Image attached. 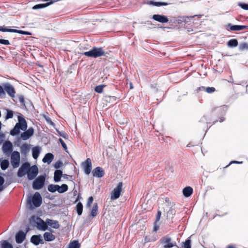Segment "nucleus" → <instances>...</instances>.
Masks as SVG:
<instances>
[{"label":"nucleus","mask_w":248,"mask_h":248,"mask_svg":"<svg viewBox=\"0 0 248 248\" xmlns=\"http://www.w3.org/2000/svg\"><path fill=\"white\" fill-rule=\"evenodd\" d=\"M17 118L18 122L16 124L14 129L10 131V134L12 136L18 134L20 129L25 131L27 128V124L23 115L19 114Z\"/></svg>","instance_id":"obj_1"},{"label":"nucleus","mask_w":248,"mask_h":248,"mask_svg":"<svg viewBox=\"0 0 248 248\" xmlns=\"http://www.w3.org/2000/svg\"><path fill=\"white\" fill-rule=\"evenodd\" d=\"M31 223H34L39 230L45 231L47 230V226L46 221H44L40 217L33 216L30 219Z\"/></svg>","instance_id":"obj_2"},{"label":"nucleus","mask_w":248,"mask_h":248,"mask_svg":"<svg viewBox=\"0 0 248 248\" xmlns=\"http://www.w3.org/2000/svg\"><path fill=\"white\" fill-rule=\"evenodd\" d=\"M83 55L88 57L97 58L104 56L105 51L101 47H93L91 50L85 52Z\"/></svg>","instance_id":"obj_3"},{"label":"nucleus","mask_w":248,"mask_h":248,"mask_svg":"<svg viewBox=\"0 0 248 248\" xmlns=\"http://www.w3.org/2000/svg\"><path fill=\"white\" fill-rule=\"evenodd\" d=\"M123 183L119 182L110 193L111 201L115 200L119 198L122 191Z\"/></svg>","instance_id":"obj_4"},{"label":"nucleus","mask_w":248,"mask_h":248,"mask_svg":"<svg viewBox=\"0 0 248 248\" xmlns=\"http://www.w3.org/2000/svg\"><path fill=\"white\" fill-rule=\"evenodd\" d=\"M160 242L163 245L164 248H178L176 243L173 242L171 239L168 236L162 238Z\"/></svg>","instance_id":"obj_5"},{"label":"nucleus","mask_w":248,"mask_h":248,"mask_svg":"<svg viewBox=\"0 0 248 248\" xmlns=\"http://www.w3.org/2000/svg\"><path fill=\"white\" fill-rule=\"evenodd\" d=\"M46 177L45 176L41 175L38 177L33 182L32 187L34 189H40L42 188L45 184Z\"/></svg>","instance_id":"obj_6"},{"label":"nucleus","mask_w":248,"mask_h":248,"mask_svg":"<svg viewBox=\"0 0 248 248\" xmlns=\"http://www.w3.org/2000/svg\"><path fill=\"white\" fill-rule=\"evenodd\" d=\"M20 154L17 151L13 152L11 156V163L13 168H17L19 165Z\"/></svg>","instance_id":"obj_7"},{"label":"nucleus","mask_w":248,"mask_h":248,"mask_svg":"<svg viewBox=\"0 0 248 248\" xmlns=\"http://www.w3.org/2000/svg\"><path fill=\"white\" fill-rule=\"evenodd\" d=\"M38 169L36 166L29 167L27 172V177L29 180L33 179L38 174Z\"/></svg>","instance_id":"obj_8"},{"label":"nucleus","mask_w":248,"mask_h":248,"mask_svg":"<svg viewBox=\"0 0 248 248\" xmlns=\"http://www.w3.org/2000/svg\"><path fill=\"white\" fill-rule=\"evenodd\" d=\"M32 202L34 207H39L42 202V197L40 193L38 192H36L33 197H32Z\"/></svg>","instance_id":"obj_9"},{"label":"nucleus","mask_w":248,"mask_h":248,"mask_svg":"<svg viewBox=\"0 0 248 248\" xmlns=\"http://www.w3.org/2000/svg\"><path fill=\"white\" fill-rule=\"evenodd\" d=\"M3 88L8 94L11 97H15L16 92L14 87L8 83L3 84Z\"/></svg>","instance_id":"obj_10"},{"label":"nucleus","mask_w":248,"mask_h":248,"mask_svg":"<svg viewBox=\"0 0 248 248\" xmlns=\"http://www.w3.org/2000/svg\"><path fill=\"white\" fill-rule=\"evenodd\" d=\"M13 150V144L11 141L7 140L2 145V151L4 154L9 155Z\"/></svg>","instance_id":"obj_11"},{"label":"nucleus","mask_w":248,"mask_h":248,"mask_svg":"<svg viewBox=\"0 0 248 248\" xmlns=\"http://www.w3.org/2000/svg\"><path fill=\"white\" fill-rule=\"evenodd\" d=\"M82 166L84 169L85 173L88 175L90 173L92 166V162L90 158H87L86 161L82 163Z\"/></svg>","instance_id":"obj_12"},{"label":"nucleus","mask_w":248,"mask_h":248,"mask_svg":"<svg viewBox=\"0 0 248 248\" xmlns=\"http://www.w3.org/2000/svg\"><path fill=\"white\" fill-rule=\"evenodd\" d=\"M30 167V164L28 163L23 164L21 167L19 168L18 171L17 175L19 177H22L25 175L28 170V169Z\"/></svg>","instance_id":"obj_13"},{"label":"nucleus","mask_w":248,"mask_h":248,"mask_svg":"<svg viewBox=\"0 0 248 248\" xmlns=\"http://www.w3.org/2000/svg\"><path fill=\"white\" fill-rule=\"evenodd\" d=\"M31 242L36 246L39 244H44V240L41 234L32 235L31 238Z\"/></svg>","instance_id":"obj_14"},{"label":"nucleus","mask_w":248,"mask_h":248,"mask_svg":"<svg viewBox=\"0 0 248 248\" xmlns=\"http://www.w3.org/2000/svg\"><path fill=\"white\" fill-rule=\"evenodd\" d=\"M34 129L32 127L29 128L27 130L22 133L20 137L23 140H27L29 139L33 134Z\"/></svg>","instance_id":"obj_15"},{"label":"nucleus","mask_w":248,"mask_h":248,"mask_svg":"<svg viewBox=\"0 0 248 248\" xmlns=\"http://www.w3.org/2000/svg\"><path fill=\"white\" fill-rule=\"evenodd\" d=\"M153 19L161 23H167L169 21L166 16L162 15H154L153 16Z\"/></svg>","instance_id":"obj_16"},{"label":"nucleus","mask_w":248,"mask_h":248,"mask_svg":"<svg viewBox=\"0 0 248 248\" xmlns=\"http://www.w3.org/2000/svg\"><path fill=\"white\" fill-rule=\"evenodd\" d=\"M92 173L93 176L98 178H101L103 177L104 175V172L103 170L99 167L95 168L93 170Z\"/></svg>","instance_id":"obj_17"},{"label":"nucleus","mask_w":248,"mask_h":248,"mask_svg":"<svg viewBox=\"0 0 248 248\" xmlns=\"http://www.w3.org/2000/svg\"><path fill=\"white\" fill-rule=\"evenodd\" d=\"M0 31H2L3 32H16L22 34H30L28 32L21 31V30H17L16 29H6V28H2L0 27Z\"/></svg>","instance_id":"obj_18"},{"label":"nucleus","mask_w":248,"mask_h":248,"mask_svg":"<svg viewBox=\"0 0 248 248\" xmlns=\"http://www.w3.org/2000/svg\"><path fill=\"white\" fill-rule=\"evenodd\" d=\"M26 237V233L19 231L16 235V240L17 243H21L23 242Z\"/></svg>","instance_id":"obj_19"},{"label":"nucleus","mask_w":248,"mask_h":248,"mask_svg":"<svg viewBox=\"0 0 248 248\" xmlns=\"http://www.w3.org/2000/svg\"><path fill=\"white\" fill-rule=\"evenodd\" d=\"M46 221L47 226H50L54 229H58L60 227L59 222L57 220L47 218L46 219Z\"/></svg>","instance_id":"obj_20"},{"label":"nucleus","mask_w":248,"mask_h":248,"mask_svg":"<svg viewBox=\"0 0 248 248\" xmlns=\"http://www.w3.org/2000/svg\"><path fill=\"white\" fill-rule=\"evenodd\" d=\"M230 27V30L233 31H241L248 29V26L243 25H232L231 24L228 25Z\"/></svg>","instance_id":"obj_21"},{"label":"nucleus","mask_w":248,"mask_h":248,"mask_svg":"<svg viewBox=\"0 0 248 248\" xmlns=\"http://www.w3.org/2000/svg\"><path fill=\"white\" fill-rule=\"evenodd\" d=\"M51 232H46L44 234V239L46 241H52L55 240V236Z\"/></svg>","instance_id":"obj_22"},{"label":"nucleus","mask_w":248,"mask_h":248,"mask_svg":"<svg viewBox=\"0 0 248 248\" xmlns=\"http://www.w3.org/2000/svg\"><path fill=\"white\" fill-rule=\"evenodd\" d=\"M54 158V155L51 153L46 154L44 157L43 158L42 161L44 163H47L49 164Z\"/></svg>","instance_id":"obj_23"},{"label":"nucleus","mask_w":248,"mask_h":248,"mask_svg":"<svg viewBox=\"0 0 248 248\" xmlns=\"http://www.w3.org/2000/svg\"><path fill=\"white\" fill-rule=\"evenodd\" d=\"M62 176V172L60 170H57L54 172V180L55 182H59L61 180V177Z\"/></svg>","instance_id":"obj_24"},{"label":"nucleus","mask_w":248,"mask_h":248,"mask_svg":"<svg viewBox=\"0 0 248 248\" xmlns=\"http://www.w3.org/2000/svg\"><path fill=\"white\" fill-rule=\"evenodd\" d=\"M193 192V189L190 186H187L184 188L183 190L184 195L186 197H189Z\"/></svg>","instance_id":"obj_25"},{"label":"nucleus","mask_w":248,"mask_h":248,"mask_svg":"<svg viewBox=\"0 0 248 248\" xmlns=\"http://www.w3.org/2000/svg\"><path fill=\"white\" fill-rule=\"evenodd\" d=\"M32 156L34 159H37L40 152V149L38 147H34L32 150Z\"/></svg>","instance_id":"obj_26"},{"label":"nucleus","mask_w":248,"mask_h":248,"mask_svg":"<svg viewBox=\"0 0 248 248\" xmlns=\"http://www.w3.org/2000/svg\"><path fill=\"white\" fill-rule=\"evenodd\" d=\"M48 190L51 192H58V185H49L48 186Z\"/></svg>","instance_id":"obj_27"},{"label":"nucleus","mask_w":248,"mask_h":248,"mask_svg":"<svg viewBox=\"0 0 248 248\" xmlns=\"http://www.w3.org/2000/svg\"><path fill=\"white\" fill-rule=\"evenodd\" d=\"M68 190V186L66 184H62L61 186L58 185V192L63 193Z\"/></svg>","instance_id":"obj_28"},{"label":"nucleus","mask_w":248,"mask_h":248,"mask_svg":"<svg viewBox=\"0 0 248 248\" xmlns=\"http://www.w3.org/2000/svg\"><path fill=\"white\" fill-rule=\"evenodd\" d=\"M98 213V206L97 203H94L93 205L92 210L91 211V215L92 217H94L97 215Z\"/></svg>","instance_id":"obj_29"},{"label":"nucleus","mask_w":248,"mask_h":248,"mask_svg":"<svg viewBox=\"0 0 248 248\" xmlns=\"http://www.w3.org/2000/svg\"><path fill=\"white\" fill-rule=\"evenodd\" d=\"M76 210L78 215L80 216L82 213L83 205L81 202H78L76 205Z\"/></svg>","instance_id":"obj_30"},{"label":"nucleus","mask_w":248,"mask_h":248,"mask_svg":"<svg viewBox=\"0 0 248 248\" xmlns=\"http://www.w3.org/2000/svg\"><path fill=\"white\" fill-rule=\"evenodd\" d=\"M9 163L7 160H3L0 164V167L2 170H6L9 166Z\"/></svg>","instance_id":"obj_31"},{"label":"nucleus","mask_w":248,"mask_h":248,"mask_svg":"<svg viewBox=\"0 0 248 248\" xmlns=\"http://www.w3.org/2000/svg\"><path fill=\"white\" fill-rule=\"evenodd\" d=\"M228 46L230 47H235L238 45V42L236 39H231L228 43Z\"/></svg>","instance_id":"obj_32"},{"label":"nucleus","mask_w":248,"mask_h":248,"mask_svg":"<svg viewBox=\"0 0 248 248\" xmlns=\"http://www.w3.org/2000/svg\"><path fill=\"white\" fill-rule=\"evenodd\" d=\"M80 244L77 241H74L70 243L68 248H79Z\"/></svg>","instance_id":"obj_33"},{"label":"nucleus","mask_w":248,"mask_h":248,"mask_svg":"<svg viewBox=\"0 0 248 248\" xmlns=\"http://www.w3.org/2000/svg\"><path fill=\"white\" fill-rule=\"evenodd\" d=\"M2 248H13L12 245L7 242L6 241H3L1 242Z\"/></svg>","instance_id":"obj_34"},{"label":"nucleus","mask_w":248,"mask_h":248,"mask_svg":"<svg viewBox=\"0 0 248 248\" xmlns=\"http://www.w3.org/2000/svg\"><path fill=\"white\" fill-rule=\"evenodd\" d=\"M7 114L5 117V119L7 120L8 119L12 118L14 115V112L9 109H6Z\"/></svg>","instance_id":"obj_35"},{"label":"nucleus","mask_w":248,"mask_h":248,"mask_svg":"<svg viewBox=\"0 0 248 248\" xmlns=\"http://www.w3.org/2000/svg\"><path fill=\"white\" fill-rule=\"evenodd\" d=\"M240 50L243 51L248 49V44L246 43H243L240 45L239 46Z\"/></svg>","instance_id":"obj_36"},{"label":"nucleus","mask_w":248,"mask_h":248,"mask_svg":"<svg viewBox=\"0 0 248 248\" xmlns=\"http://www.w3.org/2000/svg\"><path fill=\"white\" fill-rule=\"evenodd\" d=\"M175 214V210L171 209L168 212L167 217V218H172Z\"/></svg>","instance_id":"obj_37"},{"label":"nucleus","mask_w":248,"mask_h":248,"mask_svg":"<svg viewBox=\"0 0 248 248\" xmlns=\"http://www.w3.org/2000/svg\"><path fill=\"white\" fill-rule=\"evenodd\" d=\"M150 4H151L154 6H162V5H168V3H166V2H154L153 1H151Z\"/></svg>","instance_id":"obj_38"},{"label":"nucleus","mask_w":248,"mask_h":248,"mask_svg":"<svg viewBox=\"0 0 248 248\" xmlns=\"http://www.w3.org/2000/svg\"><path fill=\"white\" fill-rule=\"evenodd\" d=\"M104 85H99L95 88V91L98 93H101L103 92Z\"/></svg>","instance_id":"obj_39"},{"label":"nucleus","mask_w":248,"mask_h":248,"mask_svg":"<svg viewBox=\"0 0 248 248\" xmlns=\"http://www.w3.org/2000/svg\"><path fill=\"white\" fill-rule=\"evenodd\" d=\"M184 248H191V241L190 239H187L185 242Z\"/></svg>","instance_id":"obj_40"},{"label":"nucleus","mask_w":248,"mask_h":248,"mask_svg":"<svg viewBox=\"0 0 248 248\" xmlns=\"http://www.w3.org/2000/svg\"><path fill=\"white\" fill-rule=\"evenodd\" d=\"M5 90L3 88V85H0V96L1 97H4L5 96Z\"/></svg>","instance_id":"obj_41"},{"label":"nucleus","mask_w":248,"mask_h":248,"mask_svg":"<svg viewBox=\"0 0 248 248\" xmlns=\"http://www.w3.org/2000/svg\"><path fill=\"white\" fill-rule=\"evenodd\" d=\"M238 6L241 7L242 9L248 10V4L243 3H239L238 4Z\"/></svg>","instance_id":"obj_42"},{"label":"nucleus","mask_w":248,"mask_h":248,"mask_svg":"<svg viewBox=\"0 0 248 248\" xmlns=\"http://www.w3.org/2000/svg\"><path fill=\"white\" fill-rule=\"evenodd\" d=\"M93 197H90L88 199V202L87 203V206L90 207L93 202Z\"/></svg>","instance_id":"obj_43"},{"label":"nucleus","mask_w":248,"mask_h":248,"mask_svg":"<svg viewBox=\"0 0 248 248\" xmlns=\"http://www.w3.org/2000/svg\"><path fill=\"white\" fill-rule=\"evenodd\" d=\"M206 91L208 93H212L215 91V88L214 87H207L206 88Z\"/></svg>","instance_id":"obj_44"},{"label":"nucleus","mask_w":248,"mask_h":248,"mask_svg":"<svg viewBox=\"0 0 248 248\" xmlns=\"http://www.w3.org/2000/svg\"><path fill=\"white\" fill-rule=\"evenodd\" d=\"M59 141L62 144V146L64 150H66L67 148L66 144L64 143V142L63 141V140L62 139H59Z\"/></svg>","instance_id":"obj_45"},{"label":"nucleus","mask_w":248,"mask_h":248,"mask_svg":"<svg viewBox=\"0 0 248 248\" xmlns=\"http://www.w3.org/2000/svg\"><path fill=\"white\" fill-rule=\"evenodd\" d=\"M62 163L60 162V161H59V162H56L55 165H54V167L56 168V169H59L62 166Z\"/></svg>","instance_id":"obj_46"},{"label":"nucleus","mask_w":248,"mask_h":248,"mask_svg":"<svg viewBox=\"0 0 248 248\" xmlns=\"http://www.w3.org/2000/svg\"><path fill=\"white\" fill-rule=\"evenodd\" d=\"M0 43L4 45H9L10 43L8 40L0 39Z\"/></svg>","instance_id":"obj_47"},{"label":"nucleus","mask_w":248,"mask_h":248,"mask_svg":"<svg viewBox=\"0 0 248 248\" xmlns=\"http://www.w3.org/2000/svg\"><path fill=\"white\" fill-rule=\"evenodd\" d=\"M5 138V134L0 133V144L2 142L3 139Z\"/></svg>","instance_id":"obj_48"},{"label":"nucleus","mask_w":248,"mask_h":248,"mask_svg":"<svg viewBox=\"0 0 248 248\" xmlns=\"http://www.w3.org/2000/svg\"><path fill=\"white\" fill-rule=\"evenodd\" d=\"M161 215V212L160 211H158L157 215L156 217V221H158L160 218V216Z\"/></svg>","instance_id":"obj_49"},{"label":"nucleus","mask_w":248,"mask_h":248,"mask_svg":"<svg viewBox=\"0 0 248 248\" xmlns=\"http://www.w3.org/2000/svg\"><path fill=\"white\" fill-rule=\"evenodd\" d=\"M4 182V179L0 176V186H3V184Z\"/></svg>","instance_id":"obj_50"},{"label":"nucleus","mask_w":248,"mask_h":248,"mask_svg":"<svg viewBox=\"0 0 248 248\" xmlns=\"http://www.w3.org/2000/svg\"><path fill=\"white\" fill-rule=\"evenodd\" d=\"M184 18V17L181 18L180 19H178V20H177L176 21L178 23H181V22L186 20Z\"/></svg>","instance_id":"obj_51"},{"label":"nucleus","mask_w":248,"mask_h":248,"mask_svg":"<svg viewBox=\"0 0 248 248\" xmlns=\"http://www.w3.org/2000/svg\"><path fill=\"white\" fill-rule=\"evenodd\" d=\"M156 240V239H155V238H152V239H150V238H148L147 237H146L145 238V240L147 241H155Z\"/></svg>","instance_id":"obj_52"},{"label":"nucleus","mask_w":248,"mask_h":248,"mask_svg":"<svg viewBox=\"0 0 248 248\" xmlns=\"http://www.w3.org/2000/svg\"><path fill=\"white\" fill-rule=\"evenodd\" d=\"M62 137L64 138V139H67L68 138V135L65 133H62L60 134Z\"/></svg>","instance_id":"obj_53"},{"label":"nucleus","mask_w":248,"mask_h":248,"mask_svg":"<svg viewBox=\"0 0 248 248\" xmlns=\"http://www.w3.org/2000/svg\"><path fill=\"white\" fill-rule=\"evenodd\" d=\"M158 226H156V225H155V226H154V231L155 232H156V231L158 230Z\"/></svg>","instance_id":"obj_54"},{"label":"nucleus","mask_w":248,"mask_h":248,"mask_svg":"<svg viewBox=\"0 0 248 248\" xmlns=\"http://www.w3.org/2000/svg\"><path fill=\"white\" fill-rule=\"evenodd\" d=\"M68 176L66 175V174H64V175L62 174V177H63L65 179H68Z\"/></svg>","instance_id":"obj_55"},{"label":"nucleus","mask_w":248,"mask_h":248,"mask_svg":"<svg viewBox=\"0 0 248 248\" xmlns=\"http://www.w3.org/2000/svg\"><path fill=\"white\" fill-rule=\"evenodd\" d=\"M4 189L3 186H0V192L2 191Z\"/></svg>","instance_id":"obj_56"},{"label":"nucleus","mask_w":248,"mask_h":248,"mask_svg":"<svg viewBox=\"0 0 248 248\" xmlns=\"http://www.w3.org/2000/svg\"><path fill=\"white\" fill-rule=\"evenodd\" d=\"M228 248H235L233 246L230 245L228 247Z\"/></svg>","instance_id":"obj_57"},{"label":"nucleus","mask_w":248,"mask_h":248,"mask_svg":"<svg viewBox=\"0 0 248 248\" xmlns=\"http://www.w3.org/2000/svg\"><path fill=\"white\" fill-rule=\"evenodd\" d=\"M130 88L131 89H132L133 88V86L132 83H130Z\"/></svg>","instance_id":"obj_58"},{"label":"nucleus","mask_w":248,"mask_h":248,"mask_svg":"<svg viewBox=\"0 0 248 248\" xmlns=\"http://www.w3.org/2000/svg\"><path fill=\"white\" fill-rule=\"evenodd\" d=\"M233 162L235 163H242V162L233 161Z\"/></svg>","instance_id":"obj_59"},{"label":"nucleus","mask_w":248,"mask_h":248,"mask_svg":"<svg viewBox=\"0 0 248 248\" xmlns=\"http://www.w3.org/2000/svg\"><path fill=\"white\" fill-rule=\"evenodd\" d=\"M22 100H23V99H22H22H21V98H20V101H22Z\"/></svg>","instance_id":"obj_60"}]
</instances>
